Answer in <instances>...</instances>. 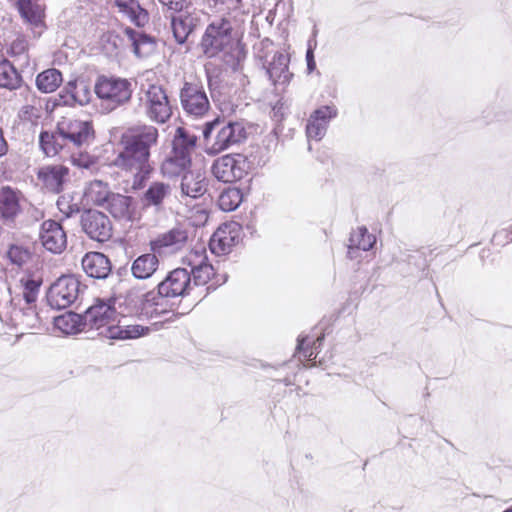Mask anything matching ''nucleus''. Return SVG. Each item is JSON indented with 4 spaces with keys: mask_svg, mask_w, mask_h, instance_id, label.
Returning a JSON list of instances; mask_svg holds the SVG:
<instances>
[{
    "mask_svg": "<svg viewBox=\"0 0 512 512\" xmlns=\"http://www.w3.org/2000/svg\"><path fill=\"white\" fill-rule=\"evenodd\" d=\"M158 138V129L152 125L132 126L120 135L111 165L131 179L133 190L142 189L153 170L151 149Z\"/></svg>",
    "mask_w": 512,
    "mask_h": 512,
    "instance_id": "1",
    "label": "nucleus"
},
{
    "mask_svg": "<svg viewBox=\"0 0 512 512\" xmlns=\"http://www.w3.org/2000/svg\"><path fill=\"white\" fill-rule=\"evenodd\" d=\"M246 137L247 132L243 122L216 118L204 125V150L208 155H217L231 146L241 143Z\"/></svg>",
    "mask_w": 512,
    "mask_h": 512,
    "instance_id": "2",
    "label": "nucleus"
},
{
    "mask_svg": "<svg viewBox=\"0 0 512 512\" xmlns=\"http://www.w3.org/2000/svg\"><path fill=\"white\" fill-rule=\"evenodd\" d=\"M94 91L106 109L112 111L130 101L133 87L126 78L101 75L96 80Z\"/></svg>",
    "mask_w": 512,
    "mask_h": 512,
    "instance_id": "3",
    "label": "nucleus"
},
{
    "mask_svg": "<svg viewBox=\"0 0 512 512\" xmlns=\"http://www.w3.org/2000/svg\"><path fill=\"white\" fill-rule=\"evenodd\" d=\"M232 25L227 19H219L210 23L202 37L201 47L207 57H215L233 45L231 36Z\"/></svg>",
    "mask_w": 512,
    "mask_h": 512,
    "instance_id": "4",
    "label": "nucleus"
},
{
    "mask_svg": "<svg viewBox=\"0 0 512 512\" xmlns=\"http://www.w3.org/2000/svg\"><path fill=\"white\" fill-rule=\"evenodd\" d=\"M80 291V281L75 276L64 275L50 286L47 302L54 309H65L75 303Z\"/></svg>",
    "mask_w": 512,
    "mask_h": 512,
    "instance_id": "5",
    "label": "nucleus"
},
{
    "mask_svg": "<svg viewBox=\"0 0 512 512\" xmlns=\"http://www.w3.org/2000/svg\"><path fill=\"white\" fill-rule=\"evenodd\" d=\"M141 100L143 101L146 115L152 122L164 124L171 118L172 107L162 86L149 85Z\"/></svg>",
    "mask_w": 512,
    "mask_h": 512,
    "instance_id": "6",
    "label": "nucleus"
},
{
    "mask_svg": "<svg viewBox=\"0 0 512 512\" xmlns=\"http://www.w3.org/2000/svg\"><path fill=\"white\" fill-rule=\"evenodd\" d=\"M183 111L193 118H202L210 110V102L204 86L199 82H185L180 90Z\"/></svg>",
    "mask_w": 512,
    "mask_h": 512,
    "instance_id": "7",
    "label": "nucleus"
},
{
    "mask_svg": "<svg viewBox=\"0 0 512 512\" xmlns=\"http://www.w3.org/2000/svg\"><path fill=\"white\" fill-rule=\"evenodd\" d=\"M121 305L118 299H108L107 301L97 299L95 303L89 307L84 314L85 325L91 329H100L107 327L108 333L109 326H114L113 323L118 320L122 312L117 311L116 304Z\"/></svg>",
    "mask_w": 512,
    "mask_h": 512,
    "instance_id": "8",
    "label": "nucleus"
},
{
    "mask_svg": "<svg viewBox=\"0 0 512 512\" xmlns=\"http://www.w3.org/2000/svg\"><path fill=\"white\" fill-rule=\"evenodd\" d=\"M248 169V162L242 154H227L214 161L212 173L224 183H231L242 179Z\"/></svg>",
    "mask_w": 512,
    "mask_h": 512,
    "instance_id": "9",
    "label": "nucleus"
},
{
    "mask_svg": "<svg viewBox=\"0 0 512 512\" xmlns=\"http://www.w3.org/2000/svg\"><path fill=\"white\" fill-rule=\"evenodd\" d=\"M58 134L66 144L76 147L89 145L94 139V130L89 121L63 119L57 125Z\"/></svg>",
    "mask_w": 512,
    "mask_h": 512,
    "instance_id": "10",
    "label": "nucleus"
},
{
    "mask_svg": "<svg viewBox=\"0 0 512 512\" xmlns=\"http://www.w3.org/2000/svg\"><path fill=\"white\" fill-rule=\"evenodd\" d=\"M82 231L91 239L98 242L108 241L112 236V222L109 217L98 210L88 209L80 218Z\"/></svg>",
    "mask_w": 512,
    "mask_h": 512,
    "instance_id": "11",
    "label": "nucleus"
},
{
    "mask_svg": "<svg viewBox=\"0 0 512 512\" xmlns=\"http://www.w3.org/2000/svg\"><path fill=\"white\" fill-rule=\"evenodd\" d=\"M19 282L22 287L23 299L27 305L26 308H22L24 310L23 323L32 328L36 327L39 323V316L35 303L40 292L42 278L35 275H25L21 277Z\"/></svg>",
    "mask_w": 512,
    "mask_h": 512,
    "instance_id": "12",
    "label": "nucleus"
},
{
    "mask_svg": "<svg viewBox=\"0 0 512 512\" xmlns=\"http://www.w3.org/2000/svg\"><path fill=\"white\" fill-rule=\"evenodd\" d=\"M42 246L53 254H61L67 247V234L61 223L48 219L40 227Z\"/></svg>",
    "mask_w": 512,
    "mask_h": 512,
    "instance_id": "13",
    "label": "nucleus"
},
{
    "mask_svg": "<svg viewBox=\"0 0 512 512\" xmlns=\"http://www.w3.org/2000/svg\"><path fill=\"white\" fill-rule=\"evenodd\" d=\"M190 289V272L186 268L172 270L158 284V293L162 297L184 296Z\"/></svg>",
    "mask_w": 512,
    "mask_h": 512,
    "instance_id": "14",
    "label": "nucleus"
},
{
    "mask_svg": "<svg viewBox=\"0 0 512 512\" xmlns=\"http://www.w3.org/2000/svg\"><path fill=\"white\" fill-rule=\"evenodd\" d=\"M240 226L236 222L220 226L212 235L209 247L216 255L227 254L239 242Z\"/></svg>",
    "mask_w": 512,
    "mask_h": 512,
    "instance_id": "15",
    "label": "nucleus"
},
{
    "mask_svg": "<svg viewBox=\"0 0 512 512\" xmlns=\"http://www.w3.org/2000/svg\"><path fill=\"white\" fill-rule=\"evenodd\" d=\"M338 109L335 105H324L316 109L309 117L306 125L308 139L320 141L326 134L329 122L336 118Z\"/></svg>",
    "mask_w": 512,
    "mask_h": 512,
    "instance_id": "16",
    "label": "nucleus"
},
{
    "mask_svg": "<svg viewBox=\"0 0 512 512\" xmlns=\"http://www.w3.org/2000/svg\"><path fill=\"white\" fill-rule=\"evenodd\" d=\"M183 263L190 267V277H193L194 285L200 286L208 283L214 275L213 266L207 263L205 249L192 250L183 259Z\"/></svg>",
    "mask_w": 512,
    "mask_h": 512,
    "instance_id": "17",
    "label": "nucleus"
},
{
    "mask_svg": "<svg viewBox=\"0 0 512 512\" xmlns=\"http://www.w3.org/2000/svg\"><path fill=\"white\" fill-rule=\"evenodd\" d=\"M188 241V232L182 227H174L151 241V249L157 253H174L181 250Z\"/></svg>",
    "mask_w": 512,
    "mask_h": 512,
    "instance_id": "18",
    "label": "nucleus"
},
{
    "mask_svg": "<svg viewBox=\"0 0 512 512\" xmlns=\"http://www.w3.org/2000/svg\"><path fill=\"white\" fill-rule=\"evenodd\" d=\"M69 168L62 165H46L38 170L37 178L50 192L59 193L69 180Z\"/></svg>",
    "mask_w": 512,
    "mask_h": 512,
    "instance_id": "19",
    "label": "nucleus"
},
{
    "mask_svg": "<svg viewBox=\"0 0 512 512\" xmlns=\"http://www.w3.org/2000/svg\"><path fill=\"white\" fill-rule=\"evenodd\" d=\"M83 271L95 279H106L112 270L109 258L101 252H88L81 261Z\"/></svg>",
    "mask_w": 512,
    "mask_h": 512,
    "instance_id": "20",
    "label": "nucleus"
},
{
    "mask_svg": "<svg viewBox=\"0 0 512 512\" xmlns=\"http://www.w3.org/2000/svg\"><path fill=\"white\" fill-rule=\"evenodd\" d=\"M200 24V14L196 11L181 12L171 19V27L177 43L184 44L189 35Z\"/></svg>",
    "mask_w": 512,
    "mask_h": 512,
    "instance_id": "21",
    "label": "nucleus"
},
{
    "mask_svg": "<svg viewBox=\"0 0 512 512\" xmlns=\"http://www.w3.org/2000/svg\"><path fill=\"white\" fill-rule=\"evenodd\" d=\"M23 196L21 192L11 187H3L0 191V214L8 222H13L21 212V201Z\"/></svg>",
    "mask_w": 512,
    "mask_h": 512,
    "instance_id": "22",
    "label": "nucleus"
},
{
    "mask_svg": "<svg viewBox=\"0 0 512 512\" xmlns=\"http://www.w3.org/2000/svg\"><path fill=\"white\" fill-rule=\"evenodd\" d=\"M289 56L276 52L270 61H267L266 72L273 84H287L292 77L288 69Z\"/></svg>",
    "mask_w": 512,
    "mask_h": 512,
    "instance_id": "23",
    "label": "nucleus"
},
{
    "mask_svg": "<svg viewBox=\"0 0 512 512\" xmlns=\"http://www.w3.org/2000/svg\"><path fill=\"white\" fill-rule=\"evenodd\" d=\"M21 81V76L8 60L0 62V87L9 90L19 89L20 94L28 101V97L34 96L28 87L21 86Z\"/></svg>",
    "mask_w": 512,
    "mask_h": 512,
    "instance_id": "24",
    "label": "nucleus"
},
{
    "mask_svg": "<svg viewBox=\"0 0 512 512\" xmlns=\"http://www.w3.org/2000/svg\"><path fill=\"white\" fill-rule=\"evenodd\" d=\"M171 195V187L164 182H152L144 192L141 201L145 207H154L157 211L164 208V203Z\"/></svg>",
    "mask_w": 512,
    "mask_h": 512,
    "instance_id": "25",
    "label": "nucleus"
},
{
    "mask_svg": "<svg viewBox=\"0 0 512 512\" xmlns=\"http://www.w3.org/2000/svg\"><path fill=\"white\" fill-rule=\"evenodd\" d=\"M207 191L206 178L200 171H187L181 181V192L183 195L198 198Z\"/></svg>",
    "mask_w": 512,
    "mask_h": 512,
    "instance_id": "26",
    "label": "nucleus"
},
{
    "mask_svg": "<svg viewBox=\"0 0 512 512\" xmlns=\"http://www.w3.org/2000/svg\"><path fill=\"white\" fill-rule=\"evenodd\" d=\"M155 253L142 254L132 262L131 273L136 279H149L158 270L159 259Z\"/></svg>",
    "mask_w": 512,
    "mask_h": 512,
    "instance_id": "27",
    "label": "nucleus"
},
{
    "mask_svg": "<svg viewBox=\"0 0 512 512\" xmlns=\"http://www.w3.org/2000/svg\"><path fill=\"white\" fill-rule=\"evenodd\" d=\"M197 137L183 127H178L175 131L172 141V151L177 155L188 156L192 159V154L196 149Z\"/></svg>",
    "mask_w": 512,
    "mask_h": 512,
    "instance_id": "28",
    "label": "nucleus"
},
{
    "mask_svg": "<svg viewBox=\"0 0 512 512\" xmlns=\"http://www.w3.org/2000/svg\"><path fill=\"white\" fill-rule=\"evenodd\" d=\"M115 5L138 27H143L149 20L148 12L136 0H115Z\"/></svg>",
    "mask_w": 512,
    "mask_h": 512,
    "instance_id": "29",
    "label": "nucleus"
},
{
    "mask_svg": "<svg viewBox=\"0 0 512 512\" xmlns=\"http://www.w3.org/2000/svg\"><path fill=\"white\" fill-rule=\"evenodd\" d=\"M118 324L109 326L107 337L112 339H134L148 333L149 328L138 324H126L120 319L117 320Z\"/></svg>",
    "mask_w": 512,
    "mask_h": 512,
    "instance_id": "30",
    "label": "nucleus"
},
{
    "mask_svg": "<svg viewBox=\"0 0 512 512\" xmlns=\"http://www.w3.org/2000/svg\"><path fill=\"white\" fill-rule=\"evenodd\" d=\"M124 33L131 42L135 55L138 57H146L154 50L155 42L151 37L132 28H126Z\"/></svg>",
    "mask_w": 512,
    "mask_h": 512,
    "instance_id": "31",
    "label": "nucleus"
},
{
    "mask_svg": "<svg viewBox=\"0 0 512 512\" xmlns=\"http://www.w3.org/2000/svg\"><path fill=\"white\" fill-rule=\"evenodd\" d=\"M190 165L191 159L188 156L177 155L171 151L169 157L162 163L161 171L167 177H175L187 172Z\"/></svg>",
    "mask_w": 512,
    "mask_h": 512,
    "instance_id": "32",
    "label": "nucleus"
},
{
    "mask_svg": "<svg viewBox=\"0 0 512 512\" xmlns=\"http://www.w3.org/2000/svg\"><path fill=\"white\" fill-rule=\"evenodd\" d=\"M106 208L114 218L126 219L130 217L132 198L129 196L111 193L106 200Z\"/></svg>",
    "mask_w": 512,
    "mask_h": 512,
    "instance_id": "33",
    "label": "nucleus"
},
{
    "mask_svg": "<svg viewBox=\"0 0 512 512\" xmlns=\"http://www.w3.org/2000/svg\"><path fill=\"white\" fill-rule=\"evenodd\" d=\"M55 326L65 334H75L85 328L84 316L77 313H66L55 317Z\"/></svg>",
    "mask_w": 512,
    "mask_h": 512,
    "instance_id": "34",
    "label": "nucleus"
},
{
    "mask_svg": "<svg viewBox=\"0 0 512 512\" xmlns=\"http://www.w3.org/2000/svg\"><path fill=\"white\" fill-rule=\"evenodd\" d=\"M62 82V74L55 68L47 69L36 77V86L43 93L54 92Z\"/></svg>",
    "mask_w": 512,
    "mask_h": 512,
    "instance_id": "35",
    "label": "nucleus"
},
{
    "mask_svg": "<svg viewBox=\"0 0 512 512\" xmlns=\"http://www.w3.org/2000/svg\"><path fill=\"white\" fill-rule=\"evenodd\" d=\"M111 195L108 184L101 180L91 181L84 190V197L96 205H103Z\"/></svg>",
    "mask_w": 512,
    "mask_h": 512,
    "instance_id": "36",
    "label": "nucleus"
},
{
    "mask_svg": "<svg viewBox=\"0 0 512 512\" xmlns=\"http://www.w3.org/2000/svg\"><path fill=\"white\" fill-rule=\"evenodd\" d=\"M5 257L11 265L23 267L30 261L32 252L29 247L16 241L8 245Z\"/></svg>",
    "mask_w": 512,
    "mask_h": 512,
    "instance_id": "37",
    "label": "nucleus"
},
{
    "mask_svg": "<svg viewBox=\"0 0 512 512\" xmlns=\"http://www.w3.org/2000/svg\"><path fill=\"white\" fill-rule=\"evenodd\" d=\"M375 243L376 237L373 234H370L366 227H359L350 236L348 253L351 254L354 249L368 251Z\"/></svg>",
    "mask_w": 512,
    "mask_h": 512,
    "instance_id": "38",
    "label": "nucleus"
},
{
    "mask_svg": "<svg viewBox=\"0 0 512 512\" xmlns=\"http://www.w3.org/2000/svg\"><path fill=\"white\" fill-rule=\"evenodd\" d=\"M243 200V194L239 188L228 187L218 197V206L225 212L234 211Z\"/></svg>",
    "mask_w": 512,
    "mask_h": 512,
    "instance_id": "39",
    "label": "nucleus"
},
{
    "mask_svg": "<svg viewBox=\"0 0 512 512\" xmlns=\"http://www.w3.org/2000/svg\"><path fill=\"white\" fill-rule=\"evenodd\" d=\"M18 10L21 16L30 24L39 26L42 23V11L31 0H18Z\"/></svg>",
    "mask_w": 512,
    "mask_h": 512,
    "instance_id": "40",
    "label": "nucleus"
},
{
    "mask_svg": "<svg viewBox=\"0 0 512 512\" xmlns=\"http://www.w3.org/2000/svg\"><path fill=\"white\" fill-rule=\"evenodd\" d=\"M39 145L45 155L54 156L63 145H66V142L62 140L58 132L53 134L45 131L39 136Z\"/></svg>",
    "mask_w": 512,
    "mask_h": 512,
    "instance_id": "41",
    "label": "nucleus"
},
{
    "mask_svg": "<svg viewBox=\"0 0 512 512\" xmlns=\"http://www.w3.org/2000/svg\"><path fill=\"white\" fill-rule=\"evenodd\" d=\"M59 211L66 217L69 218L74 214L80 212V204L74 201V197L70 194L61 195L56 203Z\"/></svg>",
    "mask_w": 512,
    "mask_h": 512,
    "instance_id": "42",
    "label": "nucleus"
},
{
    "mask_svg": "<svg viewBox=\"0 0 512 512\" xmlns=\"http://www.w3.org/2000/svg\"><path fill=\"white\" fill-rule=\"evenodd\" d=\"M28 49V43L24 36L19 35L14 39L9 49L7 50V54L11 57H24L26 58V52Z\"/></svg>",
    "mask_w": 512,
    "mask_h": 512,
    "instance_id": "43",
    "label": "nucleus"
},
{
    "mask_svg": "<svg viewBox=\"0 0 512 512\" xmlns=\"http://www.w3.org/2000/svg\"><path fill=\"white\" fill-rule=\"evenodd\" d=\"M323 340V336L321 337H318L314 343H313V347L311 349H308L305 347V342H306V339L305 338H302V339H298V345H297V349L300 351V352H303L304 356L308 359V360H314L316 359L317 357V353H315L314 350H317V348L321 345V342Z\"/></svg>",
    "mask_w": 512,
    "mask_h": 512,
    "instance_id": "44",
    "label": "nucleus"
},
{
    "mask_svg": "<svg viewBox=\"0 0 512 512\" xmlns=\"http://www.w3.org/2000/svg\"><path fill=\"white\" fill-rule=\"evenodd\" d=\"M72 159L73 163L80 168L94 170L97 167L96 158L88 154H79L78 156H74Z\"/></svg>",
    "mask_w": 512,
    "mask_h": 512,
    "instance_id": "45",
    "label": "nucleus"
},
{
    "mask_svg": "<svg viewBox=\"0 0 512 512\" xmlns=\"http://www.w3.org/2000/svg\"><path fill=\"white\" fill-rule=\"evenodd\" d=\"M91 92L88 86L84 82H80L79 90L76 95H73V99L71 104L78 103L81 106H84L90 102Z\"/></svg>",
    "mask_w": 512,
    "mask_h": 512,
    "instance_id": "46",
    "label": "nucleus"
},
{
    "mask_svg": "<svg viewBox=\"0 0 512 512\" xmlns=\"http://www.w3.org/2000/svg\"><path fill=\"white\" fill-rule=\"evenodd\" d=\"M159 3L173 12H182L187 8L189 0H158Z\"/></svg>",
    "mask_w": 512,
    "mask_h": 512,
    "instance_id": "47",
    "label": "nucleus"
},
{
    "mask_svg": "<svg viewBox=\"0 0 512 512\" xmlns=\"http://www.w3.org/2000/svg\"><path fill=\"white\" fill-rule=\"evenodd\" d=\"M317 45L315 39H310L308 41V48L306 51V62H307V70L308 73H312L316 69V62L314 59V49Z\"/></svg>",
    "mask_w": 512,
    "mask_h": 512,
    "instance_id": "48",
    "label": "nucleus"
},
{
    "mask_svg": "<svg viewBox=\"0 0 512 512\" xmlns=\"http://www.w3.org/2000/svg\"><path fill=\"white\" fill-rule=\"evenodd\" d=\"M80 82L77 80L69 81L67 85L65 86L64 90L68 94V98L64 100L65 104L71 105V101L73 99V95H76V93L79 90Z\"/></svg>",
    "mask_w": 512,
    "mask_h": 512,
    "instance_id": "49",
    "label": "nucleus"
},
{
    "mask_svg": "<svg viewBox=\"0 0 512 512\" xmlns=\"http://www.w3.org/2000/svg\"><path fill=\"white\" fill-rule=\"evenodd\" d=\"M19 117L23 120H31L33 117H37L36 108L29 103L24 105L19 111Z\"/></svg>",
    "mask_w": 512,
    "mask_h": 512,
    "instance_id": "50",
    "label": "nucleus"
},
{
    "mask_svg": "<svg viewBox=\"0 0 512 512\" xmlns=\"http://www.w3.org/2000/svg\"><path fill=\"white\" fill-rule=\"evenodd\" d=\"M7 151V143L3 137L2 130L0 129V156L4 155Z\"/></svg>",
    "mask_w": 512,
    "mask_h": 512,
    "instance_id": "51",
    "label": "nucleus"
},
{
    "mask_svg": "<svg viewBox=\"0 0 512 512\" xmlns=\"http://www.w3.org/2000/svg\"><path fill=\"white\" fill-rule=\"evenodd\" d=\"M150 296V294H146V298H148ZM149 299H146V302H148Z\"/></svg>",
    "mask_w": 512,
    "mask_h": 512,
    "instance_id": "52",
    "label": "nucleus"
}]
</instances>
